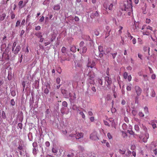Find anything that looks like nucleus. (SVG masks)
Here are the masks:
<instances>
[{"label": "nucleus", "mask_w": 157, "mask_h": 157, "mask_svg": "<svg viewBox=\"0 0 157 157\" xmlns=\"http://www.w3.org/2000/svg\"><path fill=\"white\" fill-rule=\"evenodd\" d=\"M132 0H127V4L125 3L124 5V8H122V10L131 11L132 10Z\"/></svg>", "instance_id": "nucleus-1"}, {"label": "nucleus", "mask_w": 157, "mask_h": 157, "mask_svg": "<svg viewBox=\"0 0 157 157\" xmlns=\"http://www.w3.org/2000/svg\"><path fill=\"white\" fill-rule=\"evenodd\" d=\"M90 138L91 140H99L97 135V132L95 131L93 132L90 134Z\"/></svg>", "instance_id": "nucleus-2"}, {"label": "nucleus", "mask_w": 157, "mask_h": 157, "mask_svg": "<svg viewBox=\"0 0 157 157\" xmlns=\"http://www.w3.org/2000/svg\"><path fill=\"white\" fill-rule=\"evenodd\" d=\"M135 90L137 96H139L141 95L142 90L139 86H135Z\"/></svg>", "instance_id": "nucleus-3"}, {"label": "nucleus", "mask_w": 157, "mask_h": 157, "mask_svg": "<svg viewBox=\"0 0 157 157\" xmlns=\"http://www.w3.org/2000/svg\"><path fill=\"white\" fill-rule=\"evenodd\" d=\"M96 65V62L95 61H91L88 60V63L87 64V67H90L91 68H93Z\"/></svg>", "instance_id": "nucleus-4"}, {"label": "nucleus", "mask_w": 157, "mask_h": 157, "mask_svg": "<svg viewBox=\"0 0 157 157\" xmlns=\"http://www.w3.org/2000/svg\"><path fill=\"white\" fill-rule=\"evenodd\" d=\"M89 72L87 75L88 76V78L89 80H93L94 77L95 76V75L94 72L92 71H89Z\"/></svg>", "instance_id": "nucleus-5"}, {"label": "nucleus", "mask_w": 157, "mask_h": 157, "mask_svg": "<svg viewBox=\"0 0 157 157\" xmlns=\"http://www.w3.org/2000/svg\"><path fill=\"white\" fill-rule=\"evenodd\" d=\"M9 54L3 52L2 54V61H4L5 60H9Z\"/></svg>", "instance_id": "nucleus-6"}, {"label": "nucleus", "mask_w": 157, "mask_h": 157, "mask_svg": "<svg viewBox=\"0 0 157 157\" xmlns=\"http://www.w3.org/2000/svg\"><path fill=\"white\" fill-rule=\"evenodd\" d=\"M99 16V14L97 11L93 12L91 13L90 17L91 18H93L95 17H98Z\"/></svg>", "instance_id": "nucleus-7"}, {"label": "nucleus", "mask_w": 157, "mask_h": 157, "mask_svg": "<svg viewBox=\"0 0 157 157\" xmlns=\"http://www.w3.org/2000/svg\"><path fill=\"white\" fill-rule=\"evenodd\" d=\"M75 134V137L76 139H79L80 138H82L84 135V134L82 132L76 133Z\"/></svg>", "instance_id": "nucleus-8"}, {"label": "nucleus", "mask_w": 157, "mask_h": 157, "mask_svg": "<svg viewBox=\"0 0 157 157\" xmlns=\"http://www.w3.org/2000/svg\"><path fill=\"white\" fill-rule=\"evenodd\" d=\"M149 138V134L147 133L146 132L145 134V137L143 139V141L144 143H146L147 141V139Z\"/></svg>", "instance_id": "nucleus-9"}, {"label": "nucleus", "mask_w": 157, "mask_h": 157, "mask_svg": "<svg viewBox=\"0 0 157 157\" xmlns=\"http://www.w3.org/2000/svg\"><path fill=\"white\" fill-rule=\"evenodd\" d=\"M21 49V47L20 46V45H17V46L15 48V49L13 50V52L15 54H17L20 51Z\"/></svg>", "instance_id": "nucleus-10"}, {"label": "nucleus", "mask_w": 157, "mask_h": 157, "mask_svg": "<svg viewBox=\"0 0 157 157\" xmlns=\"http://www.w3.org/2000/svg\"><path fill=\"white\" fill-rule=\"evenodd\" d=\"M105 81L107 82L108 85H111L112 83L111 78L108 76H106L105 78Z\"/></svg>", "instance_id": "nucleus-11"}, {"label": "nucleus", "mask_w": 157, "mask_h": 157, "mask_svg": "<svg viewBox=\"0 0 157 157\" xmlns=\"http://www.w3.org/2000/svg\"><path fill=\"white\" fill-rule=\"evenodd\" d=\"M6 36H4L3 39V42H2V44L1 45V48H4L5 47H6V44L5 43H4V41L6 40Z\"/></svg>", "instance_id": "nucleus-12"}, {"label": "nucleus", "mask_w": 157, "mask_h": 157, "mask_svg": "<svg viewBox=\"0 0 157 157\" xmlns=\"http://www.w3.org/2000/svg\"><path fill=\"white\" fill-rule=\"evenodd\" d=\"M82 50H81L80 52V53L81 54H84L86 52L87 50V48L86 47L84 46L82 48Z\"/></svg>", "instance_id": "nucleus-13"}, {"label": "nucleus", "mask_w": 157, "mask_h": 157, "mask_svg": "<svg viewBox=\"0 0 157 157\" xmlns=\"http://www.w3.org/2000/svg\"><path fill=\"white\" fill-rule=\"evenodd\" d=\"M61 92L62 94L66 96V97H67L68 96L67 93V90L64 89H62L61 88Z\"/></svg>", "instance_id": "nucleus-14"}, {"label": "nucleus", "mask_w": 157, "mask_h": 157, "mask_svg": "<svg viewBox=\"0 0 157 157\" xmlns=\"http://www.w3.org/2000/svg\"><path fill=\"white\" fill-rule=\"evenodd\" d=\"M35 35L39 38L42 37V33L40 32H38L35 34Z\"/></svg>", "instance_id": "nucleus-15"}, {"label": "nucleus", "mask_w": 157, "mask_h": 157, "mask_svg": "<svg viewBox=\"0 0 157 157\" xmlns=\"http://www.w3.org/2000/svg\"><path fill=\"white\" fill-rule=\"evenodd\" d=\"M144 51V52H146L147 51H148V55H150V48L149 47H148L147 46H144V47L143 48Z\"/></svg>", "instance_id": "nucleus-16"}, {"label": "nucleus", "mask_w": 157, "mask_h": 157, "mask_svg": "<svg viewBox=\"0 0 157 157\" xmlns=\"http://www.w3.org/2000/svg\"><path fill=\"white\" fill-rule=\"evenodd\" d=\"M144 31L143 32V34L144 35H148L151 33V31H149L147 29L144 30Z\"/></svg>", "instance_id": "nucleus-17"}, {"label": "nucleus", "mask_w": 157, "mask_h": 157, "mask_svg": "<svg viewBox=\"0 0 157 157\" xmlns=\"http://www.w3.org/2000/svg\"><path fill=\"white\" fill-rule=\"evenodd\" d=\"M60 8V6L59 4H56L54 6L53 10H58Z\"/></svg>", "instance_id": "nucleus-18"}, {"label": "nucleus", "mask_w": 157, "mask_h": 157, "mask_svg": "<svg viewBox=\"0 0 157 157\" xmlns=\"http://www.w3.org/2000/svg\"><path fill=\"white\" fill-rule=\"evenodd\" d=\"M6 16V14L5 13H2L0 16V20L3 21L5 19Z\"/></svg>", "instance_id": "nucleus-19"}, {"label": "nucleus", "mask_w": 157, "mask_h": 157, "mask_svg": "<svg viewBox=\"0 0 157 157\" xmlns=\"http://www.w3.org/2000/svg\"><path fill=\"white\" fill-rule=\"evenodd\" d=\"M152 146H153L156 149L157 148V141H155L152 142L151 144Z\"/></svg>", "instance_id": "nucleus-20"}, {"label": "nucleus", "mask_w": 157, "mask_h": 157, "mask_svg": "<svg viewBox=\"0 0 157 157\" xmlns=\"http://www.w3.org/2000/svg\"><path fill=\"white\" fill-rule=\"evenodd\" d=\"M151 93H150V95L152 97H154L155 96V91L153 89H151Z\"/></svg>", "instance_id": "nucleus-21"}, {"label": "nucleus", "mask_w": 157, "mask_h": 157, "mask_svg": "<svg viewBox=\"0 0 157 157\" xmlns=\"http://www.w3.org/2000/svg\"><path fill=\"white\" fill-rule=\"evenodd\" d=\"M71 50L73 52H75L76 51V48L75 46H72L71 48Z\"/></svg>", "instance_id": "nucleus-22"}, {"label": "nucleus", "mask_w": 157, "mask_h": 157, "mask_svg": "<svg viewBox=\"0 0 157 157\" xmlns=\"http://www.w3.org/2000/svg\"><path fill=\"white\" fill-rule=\"evenodd\" d=\"M23 3V1H21L19 2L18 4V5L19 6V8L21 9L24 7V6H22V5Z\"/></svg>", "instance_id": "nucleus-23"}, {"label": "nucleus", "mask_w": 157, "mask_h": 157, "mask_svg": "<svg viewBox=\"0 0 157 157\" xmlns=\"http://www.w3.org/2000/svg\"><path fill=\"white\" fill-rule=\"evenodd\" d=\"M95 55L97 56V57H100V58H102L104 55V52H99L98 55L95 54Z\"/></svg>", "instance_id": "nucleus-24"}, {"label": "nucleus", "mask_w": 157, "mask_h": 157, "mask_svg": "<svg viewBox=\"0 0 157 157\" xmlns=\"http://www.w3.org/2000/svg\"><path fill=\"white\" fill-rule=\"evenodd\" d=\"M18 150L20 151H22L23 152H24L23 147L21 145H19L18 147L17 148Z\"/></svg>", "instance_id": "nucleus-25"}, {"label": "nucleus", "mask_w": 157, "mask_h": 157, "mask_svg": "<svg viewBox=\"0 0 157 157\" xmlns=\"http://www.w3.org/2000/svg\"><path fill=\"white\" fill-rule=\"evenodd\" d=\"M38 150L36 148H34L33 150V155H36L37 153Z\"/></svg>", "instance_id": "nucleus-26"}, {"label": "nucleus", "mask_w": 157, "mask_h": 157, "mask_svg": "<svg viewBox=\"0 0 157 157\" xmlns=\"http://www.w3.org/2000/svg\"><path fill=\"white\" fill-rule=\"evenodd\" d=\"M127 35L128 38L130 39V40H131L133 38V37L131 35L130 33H129L128 32L127 33Z\"/></svg>", "instance_id": "nucleus-27"}, {"label": "nucleus", "mask_w": 157, "mask_h": 157, "mask_svg": "<svg viewBox=\"0 0 157 157\" xmlns=\"http://www.w3.org/2000/svg\"><path fill=\"white\" fill-rule=\"evenodd\" d=\"M144 111L146 114H148V109L147 107H145L144 108Z\"/></svg>", "instance_id": "nucleus-28"}, {"label": "nucleus", "mask_w": 157, "mask_h": 157, "mask_svg": "<svg viewBox=\"0 0 157 157\" xmlns=\"http://www.w3.org/2000/svg\"><path fill=\"white\" fill-rule=\"evenodd\" d=\"M72 109L73 110H76L77 111H79L78 109V107L75 105H74L73 106Z\"/></svg>", "instance_id": "nucleus-29"}, {"label": "nucleus", "mask_w": 157, "mask_h": 157, "mask_svg": "<svg viewBox=\"0 0 157 157\" xmlns=\"http://www.w3.org/2000/svg\"><path fill=\"white\" fill-rule=\"evenodd\" d=\"M2 116L3 119H5L6 118V113L4 111H2Z\"/></svg>", "instance_id": "nucleus-30"}, {"label": "nucleus", "mask_w": 157, "mask_h": 157, "mask_svg": "<svg viewBox=\"0 0 157 157\" xmlns=\"http://www.w3.org/2000/svg\"><path fill=\"white\" fill-rule=\"evenodd\" d=\"M119 30L118 31V33L119 34L121 35L122 33V30L123 29V27L121 26H119Z\"/></svg>", "instance_id": "nucleus-31"}, {"label": "nucleus", "mask_w": 157, "mask_h": 157, "mask_svg": "<svg viewBox=\"0 0 157 157\" xmlns=\"http://www.w3.org/2000/svg\"><path fill=\"white\" fill-rule=\"evenodd\" d=\"M132 89V84H130V85L128 86H127L126 89L127 91H130Z\"/></svg>", "instance_id": "nucleus-32"}, {"label": "nucleus", "mask_w": 157, "mask_h": 157, "mask_svg": "<svg viewBox=\"0 0 157 157\" xmlns=\"http://www.w3.org/2000/svg\"><path fill=\"white\" fill-rule=\"evenodd\" d=\"M123 76L124 79H126L128 77V73L126 72H124L123 74Z\"/></svg>", "instance_id": "nucleus-33"}, {"label": "nucleus", "mask_w": 157, "mask_h": 157, "mask_svg": "<svg viewBox=\"0 0 157 157\" xmlns=\"http://www.w3.org/2000/svg\"><path fill=\"white\" fill-rule=\"evenodd\" d=\"M15 14L13 12H12L11 13V18L12 19H13L15 18Z\"/></svg>", "instance_id": "nucleus-34"}, {"label": "nucleus", "mask_w": 157, "mask_h": 157, "mask_svg": "<svg viewBox=\"0 0 157 157\" xmlns=\"http://www.w3.org/2000/svg\"><path fill=\"white\" fill-rule=\"evenodd\" d=\"M61 51L63 53H65L66 52V49L65 47H63L61 49Z\"/></svg>", "instance_id": "nucleus-35"}, {"label": "nucleus", "mask_w": 157, "mask_h": 157, "mask_svg": "<svg viewBox=\"0 0 157 157\" xmlns=\"http://www.w3.org/2000/svg\"><path fill=\"white\" fill-rule=\"evenodd\" d=\"M111 55L112 56L113 58L114 59L117 55V52H116L114 53H111Z\"/></svg>", "instance_id": "nucleus-36"}, {"label": "nucleus", "mask_w": 157, "mask_h": 157, "mask_svg": "<svg viewBox=\"0 0 157 157\" xmlns=\"http://www.w3.org/2000/svg\"><path fill=\"white\" fill-rule=\"evenodd\" d=\"M62 105L63 106L65 107H67V102L65 101L63 102Z\"/></svg>", "instance_id": "nucleus-37"}, {"label": "nucleus", "mask_w": 157, "mask_h": 157, "mask_svg": "<svg viewBox=\"0 0 157 157\" xmlns=\"http://www.w3.org/2000/svg\"><path fill=\"white\" fill-rule=\"evenodd\" d=\"M107 4H108V2H105L103 4V7H104V8H105V9L106 10H107V7H108Z\"/></svg>", "instance_id": "nucleus-38"}, {"label": "nucleus", "mask_w": 157, "mask_h": 157, "mask_svg": "<svg viewBox=\"0 0 157 157\" xmlns=\"http://www.w3.org/2000/svg\"><path fill=\"white\" fill-rule=\"evenodd\" d=\"M119 153L121 154H124L125 152V150L120 149L119 151Z\"/></svg>", "instance_id": "nucleus-39"}, {"label": "nucleus", "mask_w": 157, "mask_h": 157, "mask_svg": "<svg viewBox=\"0 0 157 157\" xmlns=\"http://www.w3.org/2000/svg\"><path fill=\"white\" fill-rule=\"evenodd\" d=\"M33 146L34 148H36L37 147V144L36 142H34L33 143Z\"/></svg>", "instance_id": "nucleus-40"}, {"label": "nucleus", "mask_w": 157, "mask_h": 157, "mask_svg": "<svg viewBox=\"0 0 157 157\" xmlns=\"http://www.w3.org/2000/svg\"><path fill=\"white\" fill-rule=\"evenodd\" d=\"M135 129L136 131L137 132L139 131V127L138 125L136 124L135 125Z\"/></svg>", "instance_id": "nucleus-41"}, {"label": "nucleus", "mask_w": 157, "mask_h": 157, "mask_svg": "<svg viewBox=\"0 0 157 157\" xmlns=\"http://www.w3.org/2000/svg\"><path fill=\"white\" fill-rule=\"evenodd\" d=\"M79 114L81 115L82 117L84 119L85 117V116L83 113L82 112H79Z\"/></svg>", "instance_id": "nucleus-42"}, {"label": "nucleus", "mask_w": 157, "mask_h": 157, "mask_svg": "<svg viewBox=\"0 0 157 157\" xmlns=\"http://www.w3.org/2000/svg\"><path fill=\"white\" fill-rule=\"evenodd\" d=\"M98 49H99L100 52H103V48H102V47L101 46H99Z\"/></svg>", "instance_id": "nucleus-43"}, {"label": "nucleus", "mask_w": 157, "mask_h": 157, "mask_svg": "<svg viewBox=\"0 0 157 157\" xmlns=\"http://www.w3.org/2000/svg\"><path fill=\"white\" fill-rule=\"evenodd\" d=\"M107 136L109 139H112L113 138L112 136L109 132H108L107 133Z\"/></svg>", "instance_id": "nucleus-44"}, {"label": "nucleus", "mask_w": 157, "mask_h": 157, "mask_svg": "<svg viewBox=\"0 0 157 157\" xmlns=\"http://www.w3.org/2000/svg\"><path fill=\"white\" fill-rule=\"evenodd\" d=\"M113 5L112 4H111L109 6V7H108V9L109 10H112L113 8Z\"/></svg>", "instance_id": "nucleus-45"}, {"label": "nucleus", "mask_w": 157, "mask_h": 157, "mask_svg": "<svg viewBox=\"0 0 157 157\" xmlns=\"http://www.w3.org/2000/svg\"><path fill=\"white\" fill-rule=\"evenodd\" d=\"M52 152L54 153H56L58 151V149L57 148H53L52 149Z\"/></svg>", "instance_id": "nucleus-46"}, {"label": "nucleus", "mask_w": 157, "mask_h": 157, "mask_svg": "<svg viewBox=\"0 0 157 157\" xmlns=\"http://www.w3.org/2000/svg\"><path fill=\"white\" fill-rule=\"evenodd\" d=\"M132 113L133 116H135L137 114V112L135 110H133L132 111Z\"/></svg>", "instance_id": "nucleus-47"}, {"label": "nucleus", "mask_w": 157, "mask_h": 157, "mask_svg": "<svg viewBox=\"0 0 157 157\" xmlns=\"http://www.w3.org/2000/svg\"><path fill=\"white\" fill-rule=\"evenodd\" d=\"M20 21H17L16 22V27H18L19 26H20Z\"/></svg>", "instance_id": "nucleus-48"}, {"label": "nucleus", "mask_w": 157, "mask_h": 157, "mask_svg": "<svg viewBox=\"0 0 157 157\" xmlns=\"http://www.w3.org/2000/svg\"><path fill=\"white\" fill-rule=\"evenodd\" d=\"M138 115H139V116L141 117H144V113L141 112H140L139 113Z\"/></svg>", "instance_id": "nucleus-49"}, {"label": "nucleus", "mask_w": 157, "mask_h": 157, "mask_svg": "<svg viewBox=\"0 0 157 157\" xmlns=\"http://www.w3.org/2000/svg\"><path fill=\"white\" fill-rule=\"evenodd\" d=\"M10 104L13 106L15 105V102L14 101L13 99H12L11 100Z\"/></svg>", "instance_id": "nucleus-50"}, {"label": "nucleus", "mask_w": 157, "mask_h": 157, "mask_svg": "<svg viewBox=\"0 0 157 157\" xmlns=\"http://www.w3.org/2000/svg\"><path fill=\"white\" fill-rule=\"evenodd\" d=\"M16 44L17 43L15 42H14V43H13V46L12 47V50L13 51V50L14 49V48L16 45Z\"/></svg>", "instance_id": "nucleus-51"}, {"label": "nucleus", "mask_w": 157, "mask_h": 157, "mask_svg": "<svg viewBox=\"0 0 157 157\" xmlns=\"http://www.w3.org/2000/svg\"><path fill=\"white\" fill-rule=\"evenodd\" d=\"M103 121H104V124L105 125H107V126H110V124H109V123L107 121H106L105 120H104Z\"/></svg>", "instance_id": "nucleus-52"}, {"label": "nucleus", "mask_w": 157, "mask_h": 157, "mask_svg": "<svg viewBox=\"0 0 157 157\" xmlns=\"http://www.w3.org/2000/svg\"><path fill=\"white\" fill-rule=\"evenodd\" d=\"M56 82L58 84H59L60 82V78H57L56 79Z\"/></svg>", "instance_id": "nucleus-53"}, {"label": "nucleus", "mask_w": 157, "mask_h": 157, "mask_svg": "<svg viewBox=\"0 0 157 157\" xmlns=\"http://www.w3.org/2000/svg\"><path fill=\"white\" fill-rule=\"evenodd\" d=\"M44 92L45 94H48L49 92L48 89L47 88H45L44 90Z\"/></svg>", "instance_id": "nucleus-54"}, {"label": "nucleus", "mask_w": 157, "mask_h": 157, "mask_svg": "<svg viewBox=\"0 0 157 157\" xmlns=\"http://www.w3.org/2000/svg\"><path fill=\"white\" fill-rule=\"evenodd\" d=\"M156 78V75L154 74H152L151 76V78L152 79H155Z\"/></svg>", "instance_id": "nucleus-55"}, {"label": "nucleus", "mask_w": 157, "mask_h": 157, "mask_svg": "<svg viewBox=\"0 0 157 157\" xmlns=\"http://www.w3.org/2000/svg\"><path fill=\"white\" fill-rule=\"evenodd\" d=\"M18 126L20 129H22V124L21 123H18Z\"/></svg>", "instance_id": "nucleus-56"}, {"label": "nucleus", "mask_w": 157, "mask_h": 157, "mask_svg": "<svg viewBox=\"0 0 157 157\" xmlns=\"http://www.w3.org/2000/svg\"><path fill=\"white\" fill-rule=\"evenodd\" d=\"M127 78L128 81L130 82L132 79V77L131 75H128L127 77Z\"/></svg>", "instance_id": "nucleus-57"}, {"label": "nucleus", "mask_w": 157, "mask_h": 157, "mask_svg": "<svg viewBox=\"0 0 157 157\" xmlns=\"http://www.w3.org/2000/svg\"><path fill=\"white\" fill-rule=\"evenodd\" d=\"M146 29L147 30L149 29L150 31H152L153 29L152 28L149 26H147L146 28Z\"/></svg>", "instance_id": "nucleus-58"}, {"label": "nucleus", "mask_w": 157, "mask_h": 157, "mask_svg": "<svg viewBox=\"0 0 157 157\" xmlns=\"http://www.w3.org/2000/svg\"><path fill=\"white\" fill-rule=\"evenodd\" d=\"M98 82L99 84L101 85H102V80L101 79H98Z\"/></svg>", "instance_id": "nucleus-59"}, {"label": "nucleus", "mask_w": 157, "mask_h": 157, "mask_svg": "<svg viewBox=\"0 0 157 157\" xmlns=\"http://www.w3.org/2000/svg\"><path fill=\"white\" fill-rule=\"evenodd\" d=\"M91 90L94 92H95L96 91V89L95 87L94 86H92L91 88Z\"/></svg>", "instance_id": "nucleus-60"}, {"label": "nucleus", "mask_w": 157, "mask_h": 157, "mask_svg": "<svg viewBox=\"0 0 157 157\" xmlns=\"http://www.w3.org/2000/svg\"><path fill=\"white\" fill-rule=\"evenodd\" d=\"M41 27L40 26H37L35 27V30H39L40 29Z\"/></svg>", "instance_id": "nucleus-61"}, {"label": "nucleus", "mask_w": 157, "mask_h": 157, "mask_svg": "<svg viewBox=\"0 0 157 157\" xmlns=\"http://www.w3.org/2000/svg\"><path fill=\"white\" fill-rule=\"evenodd\" d=\"M45 145L47 147H48L50 145V143L48 141H46L45 143Z\"/></svg>", "instance_id": "nucleus-62"}, {"label": "nucleus", "mask_w": 157, "mask_h": 157, "mask_svg": "<svg viewBox=\"0 0 157 157\" xmlns=\"http://www.w3.org/2000/svg\"><path fill=\"white\" fill-rule=\"evenodd\" d=\"M84 42L83 41H81L79 44V46L80 47H82L84 44Z\"/></svg>", "instance_id": "nucleus-63"}, {"label": "nucleus", "mask_w": 157, "mask_h": 157, "mask_svg": "<svg viewBox=\"0 0 157 157\" xmlns=\"http://www.w3.org/2000/svg\"><path fill=\"white\" fill-rule=\"evenodd\" d=\"M74 19L75 21H79V19L78 17L77 16H75L74 18Z\"/></svg>", "instance_id": "nucleus-64"}]
</instances>
